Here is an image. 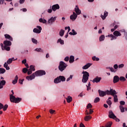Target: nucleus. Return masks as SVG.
<instances>
[{"instance_id": "f257e3e1", "label": "nucleus", "mask_w": 127, "mask_h": 127, "mask_svg": "<svg viewBox=\"0 0 127 127\" xmlns=\"http://www.w3.org/2000/svg\"><path fill=\"white\" fill-rule=\"evenodd\" d=\"M118 92L113 89H111L110 91H107V95H111L114 97V101L115 103H118L119 102V99H118V95H117Z\"/></svg>"}, {"instance_id": "f03ea898", "label": "nucleus", "mask_w": 127, "mask_h": 127, "mask_svg": "<svg viewBox=\"0 0 127 127\" xmlns=\"http://www.w3.org/2000/svg\"><path fill=\"white\" fill-rule=\"evenodd\" d=\"M82 74H83L82 79V83H87V82H88V80H89V77H90L89 72L83 71L82 72Z\"/></svg>"}, {"instance_id": "7ed1b4c3", "label": "nucleus", "mask_w": 127, "mask_h": 127, "mask_svg": "<svg viewBox=\"0 0 127 127\" xmlns=\"http://www.w3.org/2000/svg\"><path fill=\"white\" fill-rule=\"evenodd\" d=\"M67 65L63 61L60 62V64L59 65V69L61 72H63L66 67H67Z\"/></svg>"}, {"instance_id": "20e7f679", "label": "nucleus", "mask_w": 127, "mask_h": 127, "mask_svg": "<svg viewBox=\"0 0 127 127\" xmlns=\"http://www.w3.org/2000/svg\"><path fill=\"white\" fill-rule=\"evenodd\" d=\"M10 100L12 103H19L21 101V98H15V97L12 95H10Z\"/></svg>"}, {"instance_id": "39448f33", "label": "nucleus", "mask_w": 127, "mask_h": 127, "mask_svg": "<svg viewBox=\"0 0 127 127\" xmlns=\"http://www.w3.org/2000/svg\"><path fill=\"white\" fill-rule=\"evenodd\" d=\"M35 74L37 77H38L40 76H43V75H45V74H46V72H45V71L44 70H38L35 72Z\"/></svg>"}, {"instance_id": "423d86ee", "label": "nucleus", "mask_w": 127, "mask_h": 127, "mask_svg": "<svg viewBox=\"0 0 127 127\" xmlns=\"http://www.w3.org/2000/svg\"><path fill=\"white\" fill-rule=\"evenodd\" d=\"M41 30H42V28H41V26H37V28H35L33 29V32H34L35 33L39 34L40 33V32H41Z\"/></svg>"}, {"instance_id": "0eeeda50", "label": "nucleus", "mask_w": 127, "mask_h": 127, "mask_svg": "<svg viewBox=\"0 0 127 127\" xmlns=\"http://www.w3.org/2000/svg\"><path fill=\"white\" fill-rule=\"evenodd\" d=\"M57 18V16L51 17L50 19L48 20V23L50 25L53 24L54 23V22H55V20H56Z\"/></svg>"}, {"instance_id": "6e6552de", "label": "nucleus", "mask_w": 127, "mask_h": 127, "mask_svg": "<svg viewBox=\"0 0 127 127\" xmlns=\"http://www.w3.org/2000/svg\"><path fill=\"white\" fill-rule=\"evenodd\" d=\"M110 90H107L106 91H103L102 90H98L100 97H104L106 95H108V91Z\"/></svg>"}, {"instance_id": "1a4fd4ad", "label": "nucleus", "mask_w": 127, "mask_h": 127, "mask_svg": "<svg viewBox=\"0 0 127 127\" xmlns=\"http://www.w3.org/2000/svg\"><path fill=\"white\" fill-rule=\"evenodd\" d=\"M78 17V15L75 12H73V14L70 16V19L71 20H72V21H74V20H76V19Z\"/></svg>"}, {"instance_id": "9d476101", "label": "nucleus", "mask_w": 127, "mask_h": 127, "mask_svg": "<svg viewBox=\"0 0 127 127\" xmlns=\"http://www.w3.org/2000/svg\"><path fill=\"white\" fill-rule=\"evenodd\" d=\"M101 80H102V78L98 77V76H96V77H95L93 80H92V82L93 83H100Z\"/></svg>"}, {"instance_id": "9b49d317", "label": "nucleus", "mask_w": 127, "mask_h": 127, "mask_svg": "<svg viewBox=\"0 0 127 127\" xmlns=\"http://www.w3.org/2000/svg\"><path fill=\"white\" fill-rule=\"evenodd\" d=\"M26 78L28 81H31V80H33L35 78V73H33L31 75L27 76Z\"/></svg>"}, {"instance_id": "f8f14e48", "label": "nucleus", "mask_w": 127, "mask_h": 127, "mask_svg": "<svg viewBox=\"0 0 127 127\" xmlns=\"http://www.w3.org/2000/svg\"><path fill=\"white\" fill-rule=\"evenodd\" d=\"M26 78L28 81H31V80H33L35 78V73H33L31 75L27 76Z\"/></svg>"}, {"instance_id": "ddd939ff", "label": "nucleus", "mask_w": 127, "mask_h": 127, "mask_svg": "<svg viewBox=\"0 0 127 127\" xmlns=\"http://www.w3.org/2000/svg\"><path fill=\"white\" fill-rule=\"evenodd\" d=\"M109 117L110 119H115L116 118V115L114 114L113 111L112 110L109 111Z\"/></svg>"}, {"instance_id": "4468645a", "label": "nucleus", "mask_w": 127, "mask_h": 127, "mask_svg": "<svg viewBox=\"0 0 127 127\" xmlns=\"http://www.w3.org/2000/svg\"><path fill=\"white\" fill-rule=\"evenodd\" d=\"M60 8V6L58 4H55L52 6V9L54 11H56V10H57V9H59Z\"/></svg>"}, {"instance_id": "2eb2a0df", "label": "nucleus", "mask_w": 127, "mask_h": 127, "mask_svg": "<svg viewBox=\"0 0 127 127\" xmlns=\"http://www.w3.org/2000/svg\"><path fill=\"white\" fill-rule=\"evenodd\" d=\"M75 13L77 14V15H79V14H81V10L79 9V7H78V5H76L75 7L74 8Z\"/></svg>"}, {"instance_id": "dca6fc26", "label": "nucleus", "mask_w": 127, "mask_h": 127, "mask_svg": "<svg viewBox=\"0 0 127 127\" xmlns=\"http://www.w3.org/2000/svg\"><path fill=\"white\" fill-rule=\"evenodd\" d=\"M120 81V77L118 75H115L113 78V82L114 83H118Z\"/></svg>"}, {"instance_id": "f3484780", "label": "nucleus", "mask_w": 127, "mask_h": 127, "mask_svg": "<svg viewBox=\"0 0 127 127\" xmlns=\"http://www.w3.org/2000/svg\"><path fill=\"white\" fill-rule=\"evenodd\" d=\"M5 80H2L0 81V89H2L3 88V86L5 85Z\"/></svg>"}, {"instance_id": "a211bd4d", "label": "nucleus", "mask_w": 127, "mask_h": 127, "mask_svg": "<svg viewBox=\"0 0 127 127\" xmlns=\"http://www.w3.org/2000/svg\"><path fill=\"white\" fill-rule=\"evenodd\" d=\"M92 65V64L88 63L87 64H85L82 67V69L86 70L88 69V68H90Z\"/></svg>"}, {"instance_id": "6ab92c4d", "label": "nucleus", "mask_w": 127, "mask_h": 127, "mask_svg": "<svg viewBox=\"0 0 127 127\" xmlns=\"http://www.w3.org/2000/svg\"><path fill=\"white\" fill-rule=\"evenodd\" d=\"M113 34L114 36H115L116 37H118V36H122V34H121V32L119 31H115L113 33Z\"/></svg>"}, {"instance_id": "aec40b11", "label": "nucleus", "mask_w": 127, "mask_h": 127, "mask_svg": "<svg viewBox=\"0 0 127 127\" xmlns=\"http://www.w3.org/2000/svg\"><path fill=\"white\" fill-rule=\"evenodd\" d=\"M3 44L4 46H10L11 45V42L6 40L3 42Z\"/></svg>"}, {"instance_id": "412c9836", "label": "nucleus", "mask_w": 127, "mask_h": 127, "mask_svg": "<svg viewBox=\"0 0 127 127\" xmlns=\"http://www.w3.org/2000/svg\"><path fill=\"white\" fill-rule=\"evenodd\" d=\"M14 58H12L11 59H9L7 61V63L9 64H11V63H12V61H15L16 60H17V59H14Z\"/></svg>"}, {"instance_id": "4be33fe9", "label": "nucleus", "mask_w": 127, "mask_h": 127, "mask_svg": "<svg viewBox=\"0 0 127 127\" xmlns=\"http://www.w3.org/2000/svg\"><path fill=\"white\" fill-rule=\"evenodd\" d=\"M107 16H108V12L106 11L104 12V15L101 14V18H102L103 20L106 19V17H107Z\"/></svg>"}, {"instance_id": "5701e85b", "label": "nucleus", "mask_w": 127, "mask_h": 127, "mask_svg": "<svg viewBox=\"0 0 127 127\" xmlns=\"http://www.w3.org/2000/svg\"><path fill=\"white\" fill-rule=\"evenodd\" d=\"M59 78L60 79V82H65L66 81V78H65V77L64 76H59Z\"/></svg>"}, {"instance_id": "b1692460", "label": "nucleus", "mask_w": 127, "mask_h": 127, "mask_svg": "<svg viewBox=\"0 0 127 127\" xmlns=\"http://www.w3.org/2000/svg\"><path fill=\"white\" fill-rule=\"evenodd\" d=\"M18 80V76L16 75L14 79L12 81V83L13 85H15L16 83H17V81Z\"/></svg>"}, {"instance_id": "393cba45", "label": "nucleus", "mask_w": 127, "mask_h": 127, "mask_svg": "<svg viewBox=\"0 0 127 127\" xmlns=\"http://www.w3.org/2000/svg\"><path fill=\"white\" fill-rule=\"evenodd\" d=\"M91 119H92V116H85V118H84V121L85 122H89V121H90V120H91Z\"/></svg>"}, {"instance_id": "a878e982", "label": "nucleus", "mask_w": 127, "mask_h": 127, "mask_svg": "<svg viewBox=\"0 0 127 127\" xmlns=\"http://www.w3.org/2000/svg\"><path fill=\"white\" fill-rule=\"evenodd\" d=\"M4 36H5V38H7V39H9L10 40V41H12V40H13L12 37H11V36H10V35H9L8 34H5Z\"/></svg>"}, {"instance_id": "bb28decb", "label": "nucleus", "mask_w": 127, "mask_h": 127, "mask_svg": "<svg viewBox=\"0 0 127 127\" xmlns=\"http://www.w3.org/2000/svg\"><path fill=\"white\" fill-rule=\"evenodd\" d=\"M113 125V122H109L106 125L105 127L102 126L100 127H112V125Z\"/></svg>"}, {"instance_id": "cd10ccee", "label": "nucleus", "mask_w": 127, "mask_h": 127, "mask_svg": "<svg viewBox=\"0 0 127 127\" xmlns=\"http://www.w3.org/2000/svg\"><path fill=\"white\" fill-rule=\"evenodd\" d=\"M60 82H61V81H60L59 77H58L57 78H56L54 79V83L55 84H58V83H60Z\"/></svg>"}, {"instance_id": "c85d7f7f", "label": "nucleus", "mask_w": 127, "mask_h": 127, "mask_svg": "<svg viewBox=\"0 0 127 127\" xmlns=\"http://www.w3.org/2000/svg\"><path fill=\"white\" fill-rule=\"evenodd\" d=\"M39 21L42 23H46V22H47V21L46 19H43L42 18H40Z\"/></svg>"}, {"instance_id": "c756f323", "label": "nucleus", "mask_w": 127, "mask_h": 127, "mask_svg": "<svg viewBox=\"0 0 127 127\" xmlns=\"http://www.w3.org/2000/svg\"><path fill=\"white\" fill-rule=\"evenodd\" d=\"M119 80H120V81H121V82H125V81H126V80H127V79H126V77H125L121 76V77L119 78Z\"/></svg>"}, {"instance_id": "7c9ffc66", "label": "nucleus", "mask_w": 127, "mask_h": 127, "mask_svg": "<svg viewBox=\"0 0 127 127\" xmlns=\"http://www.w3.org/2000/svg\"><path fill=\"white\" fill-rule=\"evenodd\" d=\"M69 34H70V35H76L77 34V32L75 31V30L72 29V32H69Z\"/></svg>"}, {"instance_id": "2f4dec72", "label": "nucleus", "mask_w": 127, "mask_h": 127, "mask_svg": "<svg viewBox=\"0 0 127 127\" xmlns=\"http://www.w3.org/2000/svg\"><path fill=\"white\" fill-rule=\"evenodd\" d=\"M8 64L7 63H5L3 66L4 68H5L7 70H9V66H8Z\"/></svg>"}, {"instance_id": "473e14b6", "label": "nucleus", "mask_w": 127, "mask_h": 127, "mask_svg": "<svg viewBox=\"0 0 127 127\" xmlns=\"http://www.w3.org/2000/svg\"><path fill=\"white\" fill-rule=\"evenodd\" d=\"M58 43H60V44H62V45H63L64 44V41L61 39H59L57 41Z\"/></svg>"}, {"instance_id": "72a5a7b5", "label": "nucleus", "mask_w": 127, "mask_h": 127, "mask_svg": "<svg viewBox=\"0 0 127 127\" xmlns=\"http://www.w3.org/2000/svg\"><path fill=\"white\" fill-rule=\"evenodd\" d=\"M66 101L67 103H71V102H72V97L68 96L66 98Z\"/></svg>"}, {"instance_id": "f704fd0d", "label": "nucleus", "mask_w": 127, "mask_h": 127, "mask_svg": "<svg viewBox=\"0 0 127 127\" xmlns=\"http://www.w3.org/2000/svg\"><path fill=\"white\" fill-rule=\"evenodd\" d=\"M74 62V56H71L69 58V63H73Z\"/></svg>"}, {"instance_id": "c9c22d12", "label": "nucleus", "mask_w": 127, "mask_h": 127, "mask_svg": "<svg viewBox=\"0 0 127 127\" xmlns=\"http://www.w3.org/2000/svg\"><path fill=\"white\" fill-rule=\"evenodd\" d=\"M49 113L51 114V115H54L56 114V111L53 109H50Z\"/></svg>"}, {"instance_id": "e433bc0d", "label": "nucleus", "mask_w": 127, "mask_h": 127, "mask_svg": "<svg viewBox=\"0 0 127 127\" xmlns=\"http://www.w3.org/2000/svg\"><path fill=\"white\" fill-rule=\"evenodd\" d=\"M105 40V35H102L99 37V41H104Z\"/></svg>"}, {"instance_id": "4c0bfd02", "label": "nucleus", "mask_w": 127, "mask_h": 127, "mask_svg": "<svg viewBox=\"0 0 127 127\" xmlns=\"http://www.w3.org/2000/svg\"><path fill=\"white\" fill-rule=\"evenodd\" d=\"M3 50H6V51H9V50H10V47H7V46H4Z\"/></svg>"}, {"instance_id": "58836bf2", "label": "nucleus", "mask_w": 127, "mask_h": 127, "mask_svg": "<svg viewBox=\"0 0 127 127\" xmlns=\"http://www.w3.org/2000/svg\"><path fill=\"white\" fill-rule=\"evenodd\" d=\"M65 33V31L64 30H61L60 31V36H63L64 35V33Z\"/></svg>"}, {"instance_id": "ea45409f", "label": "nucleus", "mask_w": 127, "mask_h": 127, "mask_svg": "<svg viewBox=\"0 0 127 127\" xmlns=\"http://www.w3.org/2000/svg\"><path fill=\"white\" fill-rule=\"evenodd\" d=\"M5 73V69L4 68H0V74H4Z\"/></svg>"}, {"instance_id": "a19ab883", "label": "nucleus", "mask_w": 127, "mask_h": 127, "mask_svg": "<svg viewBox=\"0 0 127 127\" xmlns=\"http://www.w3.org/2000/svg\"><path fill=\"white\" fill-rule=\"evenodd\" d=\"M120 109L121 113H124L125 112V108L123 107V106H120Z\"/></svg>"}, {"instance_id": "79ce46f5", "label": "nucleus", "mask_w": 127, "mask_h": 127, "mask_svg": "<svg viewBox=\"0 0 127 127\" xmlns=\"http://www.w3.org/2000/svg\"><path fill=\"white\" fill-rule=\"evenodd\" d=\"M106 69H110L111 72H114V73H116V70H115L113 67H107Z\"/></svg>"}, {"instance_id": "37998d69", "label": "nucleus", "mask_w": 127, "mask_h": 127, "mask_svg": "<svg viewBox=\"0 0 127 127\" xmlns=\"http://www.w3.org/2000/svg\"><path fill=\"white\" fill-rule=\"evenodd\" d=\"M92 60H93V61H99V60H100V59H99L98 58H96V56H94L92 57Z\"/></svg>"}, {"instance_id": "c03bdc74", "label": "nucleus", "mask_w": 127, "mask_h": 127, "mask_svg": "<svg viewBox=\"0 0 127 127\" xmlns=\"http://www.w3.org/2000/svg\"><path fill=\"white\" fill-rule=\"evenodd\" d=\"M107 103L108 105H109V106L110 107H111V106H112V101H111V100L108 99V100H107Z\"/></svg>"}, {"instance_id": "a18cd8bd", "label": "nucleus", "mask_w": 127, "mask_h": 127, "mask_svg": "<svg viewBox=\"0 0 127 127\" xmlns=\"http://www.w3.org/2000/svg\"><path fill=\"white\" fill-rule=\"evenodd\" d=\"M99 102H100V98L99 97L96 98L94 101V103H98Z\"/></svg>"}, {"instance_id": "49530a36", "label": "nucleus", "mask_w": 127, "mask_h": 127, "mask_svg": "<svg viewBox=\"0 0 127 127\" xmlns=\"http://www.w3.org/2000/svg\"><path fill=\"white\" fill-rule=\"evenodd\" d=\"M7 108H8V105L7 104L5 105L3 107V111H6L7 109Z\"/></svg>"}, {"instance_id": "de8ad7c7", "label": "nucleus", "mask_w": 127, "mask_h": 127, "mask_svg": "<svg viewBox=\"0 0 127 127\" xmlns=\"http://www.w3.org/2000/svg\"><path fill=\"white\" fill-rule=\"evenodd\" d=\"M87 109H92V108H93V106H92V104H91V103H89L87 107H86Z\"/></svg>"}, {"instance_id": "09e8293b", "label": "nucleus", "mask_w": 127, "mask_h": 127, "mask_svg": "<svg viewBox=\"0 0 127 127\" xmlns=\"http://www.w3.org/2000/svg\"><path fill=\"white\" fill-rule=\"evenodd\" d=\"M30 69L32 71H35V68L34 67V66H33V65H30Z\"/></svg>"}, {"instance_id": "8fccbe9b", "label": "nucleus", "mask_w": 127, "mask_h": 127, "mask_svg": "<svg viewBox=\"0 0 127 127\" xmlns=\"http://www.w3.org/2000/svg\"><path fill=\"white\" fill-rule=\"evenodd\" d=\"M32 41L33 43H34L35 44H37V41L36 40V39L34 38H32Z\"/></svg>"}, {"instance_id": "3c124183", "label": "nucleus", "mask_w": 127, "mask_h": 127, "mask_svg": "<svg viewBox=\"0 0 127 127\" xmlns=\"http://www.w3.org/2000/svg\"><path fill=\"white\" fill-rule=\"evenodd\" d=\"M72 78H73V75H70L69 77L67 78L66 82H69V81H70V80H71V79H72Z\"/></svg>"}, {"instance_id": "603ef678", "label": "nucleus", "mask_w": 127, "mask_h": 127, "mask_svg": "<svg viewBox=\"0 0 127 127\" xmlns=\"http://www.w3.org/2000/svg\"><path fill=\"white\" fill-rule=\"evenodd\" d=\"M64 29L65 30H67V29H68V31L67 32H70V30H71V29H70V27L68 26V27H65Z\"/></svg>"}, {"instance_id": "864d4df0", "label": "nucleus", "mask_w": 127, "mask_h": 127, "mask_svg": "<svg viewBox=\"0 0 127 127\" xmlns=\"http://www.w3.org/2000/svg\"><path fill=\"white\" fill-rule=\"evenodd\" d=\"M27 71H28V69L26 68H23V70H22V72H23L24 73H26L27 72Z\"/></svg>"}, {"instance_id": "5fc2aeb1", "label": "nucleus", "mask_w": 127, "mask_h": 127, "mask_svg": "<svg viewBox=\"0 0 127 127\" xmlns=\"http://www.w3.org/2000/svg\"><path fill=\"white\" fill-rule=\"evenodd\" d=\"M119 68H124V67H125V64H119L118 65Z\"/></svg>"}, {"instance_id": "6e6d98bb", "label": "nucleus", "mask_w": 127, "mask_h": 127, "mask_svg": "<svg viewBox=\"0 0 127 127\" xmlns=\"http://www.w3.org/2000/svg\"><path fill=\"white\" fill-rule=\"evenodd\" d=\"M28 75H30V74H32V70H31V69L29 68L28 69Z\"/></svg>"}, {"instance_id": "4d7b16f0", "label": "nucleus", "mask_w": 127, "mask_h": 127, "mask_svg": "<svg viewBox=\"0 0 127 127\" xmlns=\"http://www.w3.org/2000/svg\"><path fill=\"white\" fill-rule=\"evenodd\" d=\"M35 50V51H37V52H41V51H42V50H41L40 48H37Z\"/></svg>"}, {"instance_id": "13d9d810", "label": "nucleus", "mask_w": 127, "mask_h": 127, "mask_svg": "<svg viewBox=\"0 0 127 127\" xmlns=\"http://www.w3.org/2000/svg\"><path fill=\"white\" fill-rule=\"evenodd\" d=\"M125 104H126V102H125V101H120V105H121V106H124Z\"/></svg>"}, {"instance_id": "bf43d9fd", "label": "nucleus", "mask_w": 127, "mask_h": 127, "mask_svg": "<svg viewBox=\"0 0 127 127\" xmlns=\"http://www.w3.org/2000/svg\"><path fill=\"white\" fill-rule=\"evenodd\" d=\"M117 39V37H116L115 36H113L112 37L111 39V40H115Z\"/></svg>"}, {"instance_id": "052dcab7", "label": "nucleus", "mask_w": 127, "mask_h": 127, "mask_svg": "<svg viewBox=\"0 0 127 127\" xmlns=\"http://www.w3.org/2000/svg\"><path fill=\"white\" fill-rule=\"evenodd\" d=\"M23 81H24V79H20L19 80V82L20 84H21V85H22L23 83Z\"/></svg>"}, {"instance_id": "680f3d73", "label": "nucleus", "mask_w": 127, "mask_h": 127, "mask_svg": "<svg viewBox=\"0 0 127 127\" xmlns=\"http://www.w3.org/2000/svg\"><path fill=\"white\" fill-rule=\"evenodd\" d=\"M3 104L0 103V111L1 110V109H3Z\"/></svg>"}, {"instance_id": "e2e57ef3", "label": "nucleus", "mask_w": 127, "mask_h": 127, "mask_svg": "<svg viewBox=\"0 0 127 127\" xmlns=\"http://www.w3.org/2000/svg\"><path fill=\"white\" fill-rule=\"evenodd\" d=\"M20 10H22V11H23L24 12L27 11V9L25 8L21 9Z\"/></svg>"}, {"instance_id": "0e129e2a", "label": "nucleus", "mask_w": 127, "mask_h": 127, "mask_svg": "<svg viewBox=\"0 0 127 127\" xmlns=\"http://www.w3.org/2000/svg\"><path fill=\"white\" fill-rule=\"evenodd\" d=\"M64 61H66L67 62V61H69V57H66L64 58Z\"/></svg>"}, {"instance_id": "69168bd1", "label": "nucleus", "mask_w": 127, "mask_h": 127, "mask_svg": "<svg viewBox=\"0 0 127 127\" xmlns=\"http://www.w3.org/2000/svg\"><path fill=\"white\" fill-rule=\"evenodd\" d=\"M124 36L126 39V40H127V32H126L125 33H124Z\"/></svg>"}, {"instance_id": "338daca9", "label": "nucleus", "mask_w": 127, "mask_h": 127, "mask_svg": "<svg viewBox=\"0 0 127 127\" xmlns=\"http://www.w3.org/2000/svg\"><path fill=\"white\" fill-rule=\"evenodd\" d=\"M119 66H118V64H115L114 65V69H117L118 68Z\"/></svg>"}, {"instance_id": "774afa93", "label": "nucleus", "mask_w": 127, "mask_h": 127, "mask_svg": "<svg viewBox=\"0 0 127 127\" xmlns=\"http://www.w3.org/2000/svg\"><path fill=\"white\" fill-rule=\"evenodd\" d=\"M79 127H85V125H84L83 123H80Z\"/></svg>"}]
</instances>
